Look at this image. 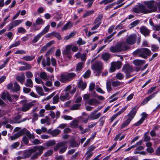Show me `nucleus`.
Here are the masks:
<instances>
[{"label": "nucleus", "mask_w": 160, "mask_h": 160, "mask_svg": "<svg viewBox=\"0 0 160 160\" xmlns=\"http://www.w3.org/2000/svg\"><path fill=\"white\" fill-rule=\"evenodd\" d=\"M151 53V51L146 48L138 49L133 52L135 56H138L144 58H146L147 56L150 55Z\"/></svg>", "instance_id": "nucleus-1"}, {"label": "nucleus", "mask_w": 160, "mask_h": 160, "mask_svg": "<svg viewBox=\"0 0 160 160\" xmlns=\"http://www.w3.org/2000/svg\"><path fill=\"white\" fill-rule=\"evenodd\" d=\"M155 2L154 0L145 1L143 2V3L148 8V9L146 8L147 13L154 12L157 10V7L154 5Z\"/></svg>", "instance_id": "nucleus-2"}, {"label": "nucleus", "mask_w": 160, "mask_h": 160, "mask_svg": "<svg viewBox=\"0 0 160 160\" xmlns=\"http://www.w3.org/2000/svg\"><path fill=\"white\" fill-rule=\"evenodd\" d=\"M76 74L73 72L61 74L60 81L62 82H68L75 77Z\"/></svg>", "instance_id": "nucleus-3"}, {"label": "nucleus", "mask_w": 160, "mask_h": 160, "mask_svg": "<svg viewBox=\"0 0 160 160\" xmlns=\"http://www.w3.org/2000/svg\"><path fill=\"white\" fill-rule=\"evenodd\" d=\"M132 11L136 13L147 14L146 8L143 5L139 3L132 9Z\"/></svg>", "instance_id": "nucleus-4"}, {"label": "nucleus", "mask_w": 160, "mask_h": 160, "mask_svg": "<svg viewBox=\"0 0 160 160\" xmlns=\"http://www.w3.org/2000/svg\"><path fill=\"white\" fill-rule=\"evenodd\" d=\"M101 109V108H98L94 111L92 112L89 115L86 119L83 121L84 123H87L88 120L90 119L94 120L98 118L101 115V113L99 112L96 114V113Z\"/></svg>", "instance_id": "nucleus-5"}, {"label": "nucleus", "mask_w": 160, "mask_h": 160, "mask_svg": "<svg viewBox=\"0 0 160 160\" xmlns=\"http://www.w3.org/2000/svg\"><path fill=\"white\" fill-rule=\"evenodd\" d=\"M72 46V44L67 45L65 47V49L62 52V54L66 56V57L69 59H71L72 57L71 49Z\"/></svg>", "instance_id": "nucleus-6"}, {"label": "nucleus", "mask_w": 160, "mask_h": 160, "mask_svg": "<svg viewBox=\"0 0 160 160\" xmlns=\"http://www.w3.org/2000/svg\"><path fill=\"white\" fill-rule=\"evenodd\" d=\"M121 67V62L120 61L112 62L111 67L110 69V72H114L116 68L119 69Z\"/></svg>", "instance_id": "nucleus-7"}, {"label": "nucleus", "mask_w": 160, "mask_h": 160, "mask_svg": "<svg viewBox=\"0 0 160 160\" xmlns=\"http://www.w3.org/2000/svg\"><path fill=\"white\" fill-rule=\"evenodd\" d=\"M136 35L134 34L129 35L126 39V43L128 45H133L136 42Z\"/></svg>", "instance_id": "nucleus-8"}, {"label": "nucleus", "mask_w": 160, "mask_h": 160, "mask_svg": "<svg viewBox=\"0 0 160 160\" xmlns=\"http://www.w3.org/2000/svg\"><path fill=\"white\" fill-rule=\"evenodd\" d=\"M46 148L42 146H35L33 148L30 149V151L34 152L38 151V152H37L38 154V155H40L42 152L43 150L45 149Z\"/></svg>", "instance_id": "nucleus-9"}, {"label": "nucleus", "mask_w": 160, "mask_h": 160, "mask_svg": "<svg viewBox=\"0 0 160 160\" xmlns=\"http://www.w3.org/2000/svg\"><path fill=\"white\" fill-rule=\"evenodd\" d=\"M102 62L99 61L97 62L92 65V68L94 70L99 72L102 69Z\"/></svg>", "instance_id": "nucleus-10"}, {"label": "nucleus", "mask_w": 160, "mask_h": 160, "mask_svg": "<svg viewBox=\"0 0 160 160\" xmlns=\"http://www.w3.org/2000/svg\"><path fill=\"white\" fill-rule=\"evenodd\" d=\"M22 22V20H17L12 22L9 25L8 30H10L14 27L18 25Z\"/></svg>", "instance_id": "nucleus-11"}, {"label": "nucleus", "mask_w": 160, "mask_h": 160, "mask_svg": "<svg viewBox=\"0 0 160 160\" xmlns=\"http://www.w3.org/2000/svg\"><path fill=\"white\" fill-rule=\"evenodd\" d=\"M120 52L127 50L129 48V46L124 42L118 43Z\"/></svg>", "instance_id": "nucleus-12"}, {"label": "nucleus", "mask_w": 160, "mask_h": 160, "mask_svg": "<svg viewBox=\"0 0 160 160\" xmlns=\"http://www.w3.org/2000/svg\"><path fill=\"white\" fill-rule=\"evenodd\" d=\"M32 102L24 103L21 108V110L23 112H26L29 110L31 107L34 106Z\"/></svg>", "instance_id": "nucleus-13"}, {"label": "nucleus", "mask_w": 160, "mask_h": 160, "mask_svg": "<svg viewBox=\"0 0 160 160\" xmlns=\"http://www.w3.org/2000/svg\"><path fill=\"white\" fill-rule=\"evenodd\" d=\"M140 30L141 33L145 36H148L149 35L150 31L146 27L144 26L141 27L140 28Z\"/></svg>", "instance_id": "nucleus-14"}, {"label": "nucleus", "mask_w": 160, "mask_h": 160, "mask_svg": "<svg viewBox=\"0 0 160 160\" xmlns=\"http://www.w3.org/2000/svg\"><path fill=\"white\" fill-rule=\"evenodd\" d=\"M70 98L69 93L67 92H65L61 94L60 96V99L61 101H64L70 99Z\"/></svg>", "instance_id": "nucleus-15"}, {"label": "nucleus", "mask_w": 160, "mask_h": 160, "mask_svg": "<svg viewBox=\"0 0 160 160\" xmlns=\"http://www.w3.org/2000/svg\"><path fill=\"white\" fill-rule=\"evenodd\" d=\"M24 130H24V129H22L19 132L15 133L13 135L11 136L10 137V138L11 140H15L18 138L19 137L23 135L24 134Z\"/></svg>", "instance_id": "nucleus-16"}, {"label": "nucleus", "mask_w": 160, "mask_h": 160, "mask_svg": "<svg viewBox=\"0 0 160 160\" xmlns=\"http://www.w3.org/2000/svg\"><path fill=\"white\" fill-rule=\"evenodd\" d=\"M136 108V107L132 108L130 112L128 114V119L130 120V121L133 118L136 113V111L135 110Z\"/></svg>", "instance_id": "nucleus-17"}, {"label": "nucleus", "mask_w": 160, "mask_h": 160, "mask_svg": "<svg viewBox=\"0 0 160 160\" xmlns=\"http://www.w3.org/2000/svg\"><path fill=\"white\" fill-rule=\"evenodd\" d=\"M136 108V107L132 108L130 112L128 114V119L130 120V121L133 118L136 113V111L135 110Z\"/></svg>", "instance_id": "nucleus-18"}, {"label": "nucleus", "mask_w": 160, "mask_h": 160, "mask_svg": "<svg viewBox=\"0 0 160 160\" xmlns=\"http://www.w3.org/2000/svg\"><path fill=\"white\" fill-rule=\"evenodd\" d=\"M73 26V23L71 21H68L63 26L62 29V31H63L68 30L71 28Z\"/></svg>", "instance_id": "nucleus-19"}, {"label": "nucleus", "mask_w": 160, "mask_h": 160, "mask_svg": "<svg viewBox=\"0 0 160 160\" xmlns=\"http://www.w3.org/2000/svg\"><path fill=\"white\" fill-rule=\"evenodd\" d=\"M157 92H155L149 96L146 97L142 102L141 103V104L144 105L146 104L149 101L154 97L155 95L157 94Z\"/></svg>", "instance_id": "nucleus-20"}, {"label": "nucleus", "mask_w": 160, "mask_h": 160, "mask_svg": "<svg viewBox=\"0 0 160 160\" xmlns=\"http://www.w3.org/2000/svg\"><path fill=\"white\" fill-rule=\"evenodd\" d=\"M127 108V106H125L119 112H118V113H117L116 114H114L113 116L111 119V121L112 122V121H113L121 113H123L125 110Z\"/></svg>", "instance_id": "nucleus-21"}, {"label": "nucleus", "mask_w": 160, "mask_h": 160, "mask_svg": "<svg viewBox=\"0 0 160 160\" xmlns=\"http://www.w3.org/2000/svg\"><path fill=\"white\" fill-rule=\"evenodd\" d=\"M67 143V142L63 141L58 143L54 148V151H57L60 148L64 146Z\"/></svg>", "instance_id": "nucleus-22"}, {"label": "nucleus", "mask_w": 160, "mask_h": 160, "mask_svg": "<svg viewBox=\"0 0 160 160\" xmlns=\"http://www.w3.org/2000/svg\"><path fill=\"white\" fill-rule=\"evenodd\" d=\"M70 146L72 148L78 147L79 146V143L76 142L74 139H70L69 141Z\"/></svg>", "instance_id": "nucleus-23"}, {"label": "nucleus", "mask_w": 160, "mask_h": 160, "mask_svg": "<svg viewBox=\"0 0 160 160\" xmlns=\"http://www.w3.org/2000/svg\"><path fill=\"white\" fill-rule=\"evenodd\" d=\"M110 51L113 53L120 52L118 43L115 46L111 47L110 48Z\"/></svg>", "instance_id": "nucleus-24"}, {"label": "nucleus", "mask_w": 160, "mask_h": 160, "mask_svg": "<svg viewBox=\"0 0 160 160\" xmlns=\"http://www.w3.org/2000/svg\"><path fill=\"white\" fill-rule=\"evenodd\" d=\"M60 130L58 129H54L52 131H51V130H49L48 132V133H50L53 136L55 137L60 132Z\"/></svg>", "instance_id": "nucleus-25"}, {"label": "nucleus", "mask_w": 160, "mask_h": 160, "mask_svg": "<svg viewBox=\"0 0 160 160\" xmlns=\"http://www.w3.org/2000/svg\"><path fill=\"white\" fill-rule=\"evenodd\" d=\"M1 98L3 100L7 98L10 102L12 101V99L10 96L9 94L7 92H4L2 93L1 95Z\"/></svg>", "instance_id": "nucleus-26"}, {"label": "nucleus", "mask_w": 160, "mask_h": 160, "mask_svg": "<svg viewBox=\"0 0 160 160\" xmlns=\"http://www.w3.org/2000/svg\"><path fill=\"white\" fill-rule=\"evenodd\" d=\"M102 14H100L96 18L94 22V24H98L100 25L101 23V20L102 18Z\"/></svg>", "instance_id": "nucleus-27"}, {"label": "nucleus", "mask_w": 160, "mask_h": 160, "mask_svg": "<svg viewBox=\"0 0 160 160\" xmlns=\"http://www.w3.org/2000/svg\"><path fill=\"white\" fill-rule=\"evenodd\" d=\"M22 129H24V130H25L24 132V134H26V136L29 139H33L34 138L35 136L33 134L30 133V132L25 128H23Z\"/></svg>", "instance_id": "nucleus-28"}, {"label": "nucleus", "mask_w": 160, "mask_h": 160, "mask_svg": "<svg viewBox=\"0 0 160 160\" xmlns=\"http://www.w3.org/2000/svg\"><path fill=\"white\" fill-rule=\"evenodd\" d=\"M88 103L90 105L96 106L99 104V102L96 99H91L88 101Z\"/></svg>", "instance_id": "nucleus-29"}, {"label": "nucleus", "mask_w": 160, "mask_h": 160, "mask_svg": "<svg viewBox=\"0 0 160 160\" xmlns=\"http://www.w3.org/2000/svg\"><path fill=\"white\" fill-rule=\"evenodd\" d=\"M133 64L137 66H140L145 63V61L141 60H135L133 61Z\"/></svg>", "instance_id": "nucleus-30"}, {"label": "nucleus", "mask_w": 160, "mask_h": 160, "mask_svg": "<svg viewBox=\"0 0 160 160\" xmlns=\"http://www.w3.org/2000/svg\"><path fill=\"white\" fill-rule=\"evenodd\" d=\"M36 90L40 96L44 95V93L43 92V89L42 87H35Z\"/></svg>", "instance_id": "nucleus-31"}, {"label": "nucleus", "mask_w": 160, "mask_h": 160, "mask_svg": "<svg viewBox=\"0 0 160 160\" xmlns=\"http://www.w3.org/2000/svg\"><path fill=\"white\" fill-rule=\"evenodd\" d=\"M110 57V54L107 53H104L102 55V58L105 61L108 60Z\"/></svg>", "instance_id": "nucleus-32"}, {"label": "nucleus", "mask_w": 160, "mask_h": 160, "mask_svg": "<svg viewBox=\"0 0 160 160\" xmlns=\"http://www.w3.org/2000/svg\"><path fill=\"white\" fill-rule=\"evenodd\" d=\"M39 77L41 79L47 80L48 79L47 74L44 72H42L39 74Z\"/></svg>", "instance_id": "nucleus-33"}, {"label": "nucleus", "mask_w": 160, "mask_h": 160, "mask_svg": "<svg viewBox=\"0 0 160 160\" xmlns=\"http://www.w3.org/2000/svg\"><path fill=\"white\" fill-rule=\"evenodd\" d=\"M94 12V11L93 10H90L89 11H87L86 12L83 14V18H86L91 15L93 14Z\"/></svg>", "instance_id": "nucleus-34"}, {"label": "nucleus", "mask_w": 160, "mask_h": 160, "mask_svg": "<svg viewBox=\"0 0 160 160\" xmlns=\"http://www.w3.org/2000/svg\"><path fill=\"white\" fill-rule=\"evenodd\" d=\"M44 23V21L41 18H37L35 21V24L34 23L33 25L35 26L36 25L43 24Z\"/></svg>", "instance_id": "nucleus-35"}, {"label": "nucleus", "mask_w": 160, "mask_h": 160, "mask_svg": "<svg viewBox=\"0 0 160 160\" xmlns=\"http://www.w3.org/2000/svg\"><path fill=\"white\" fill-rule=\"evenodd\" d=\"M56 143L55 140H52L47 141L45 144L48 147H51L54 145Z\"/></svg>", "instance_id": "nucleus-36"}, {"label": "nucleus", "mask_w": 160, "mask_h": 160, "mask_svg": "<svg viewBox=\"0 0 160 160\" xmlns=\"http://www.w3.org/2000/svg\"><path fill=\"white\" fill-rule=\"evenodd\" d=\"M79 87L82 90L85 89L86 87L87 84L85 82H83L82 81L80 80L78 82Z\"/></svg>", "instance_id": "nucleus-37"}, {"label": "nucleus", "mask_w": 160, "mask_h": 160, "mask_svg": "<svg viewBox=\"0 0 160 160\" xmlns=\"http://www.w3.org/2000/svg\"><path fill=\"white\" fill-rule=\"evenodd\" d=\"M42 36V35L39 33L36 36L34 37L32 42L33 43H36L40 38Z\"/></svg>", "instance_id": "nucleus-38"}, {"label": "nucleus", "mask_w": 160, "mask_h": 160, "mask_svg": "<svg viewBox=\"0 0 160 160\" xmlns=\"http://www.w3.org/2000/svg\"><path fill=\"white\" fill-rule=\"evenodd\" d=\"M31 153H32V152H30V149L28 150L22 152V154L23 155V158H24L29 157Z\"/></svg>", "instance_id": "nucleus-39"}, {"label": "nucleus", "mask_w": 160, "mask_h": 160, "mask_svg": "<svg viewBox=\"0 0 160 160\" xmlns=\"http://www.w3.org/2000/svg\"><path fill=\"white\" fill-rule=\"evenodd\" d=\"M50 27V25H47L46 27H45L43 29L40 33L42 35V36L46 34L48 32V31L49 30Z\"/></svg>", "instance_id": "nucleus-40"}, {"label": "nucleus", "mask_w": 160, "mask_h": 160, "mask_svg": "<svg viewBox=\"0 0 160 160\" xmlns=\"http://www.w3.org/2000/svg\"><path fill=\"white\" fill-rule=\"evenodd\" d=\"M25 77L23 74L22 76H18L16 77V79L20 82L21 83L23 82L25 80Z\"/></svg>", "instance_id": "nucleus-41"}, {"label": "nucleus", "mask_w": 160, "mask_h": 160, "mask_svg": "<svg viewBox=\"0 0 160 160\" xmlns=\"http://www.w3.org/2000/svg\"><path fill=\"white\" fill-rule=\"evenodd\" d=\"M26 86L30 87H32L33 86L32 82L31 79H28L27 80L26 82L25 83Z\"/></svg>", "instance_id": "nucleus-42"}, {"label": "nucleus", "mask_w": 160, "mask_h": 160, "mask_svg": "<svg viewBox=\"0 0 160 160\" xmlns=\"http://www.w3.org/2000/svg\"><path fill=\"white\" fill-rule=\"evenodd\" d=\"M34 56H25L22 58V59L26 61H31L34 58Z\"/></svg>", "instance_id": "nucleus-43"}, {"label": "nucleus", "mask_w": 160, "mask_h": 160, "mask_svg": "<svg viewBox=\"0 0 160 160\" xmlns=\"http://www.w3.org/2000/svg\"><path fill=\"white\" fill-rule=\"evenodd\" d=\"M78 121L76 120H74L72 121L70 124L71 127L74 128H76L77 127V126L78 125Z\"/></svg>", "instance_id": "nucleus-44"}, {"label": "nucleus", "mask_w": 160, "mask_h": 160, "mask_svg": "<svg viewBox=\"0 0 160 160\" xmlns=\"http://www.w3.org/2000/svg\"><path fill=\"white\" fill-rule=\"evenodd\" d=\"M130 120L127 119L121 125V128H123L127 126L130 122Z\"/></svg>", "instance_id": "nucleus-45"}, {"label": "nucleus", "mask_w": 160, "mask_h": 160, "mask_svg": "<svg viewBox=\"0 0 160 160\" xmlns=\"http://www.w3.org/2000/svg\"><path fill=\"white\" fill-rule=\"evenodd\" d=\"M45 108L47 110H52L55 109L56 107L54 106H51L49 104H48L45 105Z\"/></svg>", "instance_id": "nucleus-46"}, {"label": "nucleus", "mask_w": 160, "mask_h": 160, "mask_svg": "<svg viewBox=\"0 0 160 160\" xmlns=\"http://www.w3.org/2000/svg\"><path fill=\"white\" fill-rule=\"evenodd\" d=\"M106 88L108 92H109L112 91V89L111 86V83L109 81H107L106 83Z\"/></svg>", "instance_id": "nucleus-47"}, {"label": "nucleus", "mask_w": 160, "mask_h": 160, "mask_svg": "<svg viewBox=\"0 0 160 160\" xmlns=\"http://www.w3.org/2000/svg\"><path fill=\"white\" fill-rule=\"evenodd\" d=\"M20 89V86L16 82L14 83V87L13 88V91L14 92H17Z\"/></svg>", "instance_id": "nucleus-48"}, {"label": "nucleus", "mask_w": 160, "mask_h": 160, "mask_svg": "<svg viewBox=\"0 0 160 160\" xmlns=\"http://www.w3.org/2000/svg\"><path fill=\"white\" fill-rule=\"evenodd\" d=\"M84 63L82 62H79L77 65L76 70L77 71L80 70L83 67Z\"/></svg>", "instance_id": "nucleus-49"}, {"label": "nucleus", "mask_w": 160, "mask_h": 160, "mask_svg": "<svg viewBox=\"0 0 160 160\" xmlns=\"http://www.w3.org/2000/svg\"><path fill=\"white\" fill-rule=\"evenodd\" d=\"M51 35L53 36L59 40L61 39V36L59 33L55 32H53L51 33Z\"/></svg>", "instance_id": "nucleus-50"}, {"label": "nucleus", "mask_w": 160, "mask_h": 160, "mask_svg": "<svg viewBox=\"0 0 160 160\" xmlns=\"http://www.w3.org/2000/svg\"><path fill=\"white\" fill-rule=\"evenodd\" d=\"M59 96L58 94L55 95L53 98L52 103L53 104H56L59 101Z\"/></svg>", "instance_id": "nucleus-51"}, {"label": "nucleus", "mask_w": 160, "mask_h": 160, "mask_svg": "<svg viewBox=\"0 0 160 160\" xmlns=\"http://www.w3.org/2000/svg\"><path fill=\"white\" fill-rule=\"evenodd\" d=\"M121 84V82L118 81H114L112 82V85L113 87H117Z\"/></svg>", "instance_id": "nucleus-52"}, {"label": "nucleus", "mask_w": 160, "mask_h": 160, "mask_svg": "<svg viewBox=\"0 0 160 160\" xmlns=\"http://www.w3.org/2000/svg\"><path fill=\"white\" fill-rule=\"evenodd\" d=\"M81 106L80 104H74L71 108L72 110H75L78 109Z\"/></svg>", "instance_id": "nucleus-53"}, {"label": "nucleus", "mask_w": 160, "mask_h": 160, "mask_svg": "<svg viewBox=\"0 0 160 160\" xmlns=\"http://www.w3.org/2000/svg\"><path fill=\"white\" fill-rule=\"evenodd\" d=\"M95 0H84V2L85 3H88V7L90 8L92 6L93 2Z\"/></svg>", "instance_id": "nucleus-54"}, {"label": "nucleus", "mask_w": 160, "mask_h": 160, "mask_svg": "<svg viewBox=\"0 0 160 160\" xmlns=\"http://www.w3.org/2000/svg\"><path fill=\"white\" fill-rule=\"evenodd\" d=\"M26 32V30L22 27H19L18 29V33H24Z\"/></svg>", "instance_id": "nucleus-55"}, {"label": "nucleus", "mask_w": 160, "mask_h": 160, "mask_svg": "<svg viewBox=\"0 0 160 160\" xmlns=\"http://www.w3.org/2000/svg\"><path fill=\"white\" fill-rule=\"evenodd\" d=\"M86 42L82 40L81 38H79L77 41V43L79 45H84L86 43Z\"/></svg>", "instance_id": "nucleus-56"}, {"label": "nucleus", "mask_w": 160, "mask_h": 160, "mask_svg": "<svg viewBox=\"0 0 160 160\" xmlns=\"http://www.w3.org/2000/svg\"><path fill=\"white\" fill-rule=\"evenodd\" d=\"M151 50L152 51L156 52L158 50L159 47L157 45H152L151 46Z\"/></svg>", "instance_id": "nucleus-57"}, {"label": "nucleus", "mask_w": 160, "mask_h": 160, "mask_svg": "<svg viewBox=\"0 0 160 160\" xmlns=\"http://www.w3.org/2000/svg\"><path fill=\"white\" fill-rule=\"evenodd\" d=\"M140 22L139 20H137L136 21H134L131 23H130V25L131 26V28H133L137 25H138Z\"/></svg>", "instance_id": "nucleus-58"}, {"label": "nucleus", "mask_w": 160, "mask_h": 160, "mask_svg": "<svg viewBox=\"0 0 160 160\" xmlns=\"http://www.w3.org/2000/svg\"><path fill=\"white\" fill-rule=\"evenodd\" d=\"M148 132H146L144 134V141L147 142L150 140V138L149 136L148 135Z\"/></svg>", "instance_id": "nucleus-59"}, {"label": "nucleus", "mask_w": 160, "mask_h": 160, "mask_svg": "<svg viewBox=\"0 0 160 160\" xmlns=\"http://www.w3.org/2000/svg\"><path fill=\"white\" fill-rule=\"evenodd\" d=\"M85 154L87 155L85 159V160H89V158L93 155V153L87 151V152Z\"/></svg>", "instance_id": "nucleus-60"}, {"label": "nucleus", "mask_w": 160, "mask_h": 160, "mask_svg": "<svg viewBox=\"0 0 160 160\" xmlns=\"http://www.w3.org/2000/svg\"><path fill=\"white\" fill-rule=\"evenodd\" d=\"M19 145V143L18 142H15L11 145L10 146L12 149L18 147Z\"/></svg>", "instance_id": "nucleus-61"}, {"label": "nucleus", "mask_w": 160, "mask_h": 160, "mask_svg": "<svg viewBox=\"0 0 160 160\" xmlns=\"http://www.w3.org/2000/svg\"><path fill=\"white\" fill-rule=\"evenodd\" d=\"M35 80L37 83L39 84L43 85L44 82L41 79L38 78H35Z\"/></svg>", "instance_id": "nucleus-62"}, {"label": "nucleus", "mask_w": 160, "mask_h": 160, "mask_svg": "<svg viewBox=\"0 0 160 160\" xmlns=\"http://www.w3.org/2000/svg\"><path fill=\"white\" fill-rule=\"evenodd\" d=\"M55 49V47H52L50 48L47 52L46 54H45L46 56H48L51 54L52 53L53 51Z\"/></svg>", "instance_id": "nucleus-63"}, {"label": "nucleus", "mask_w": 160, "mask_h": 160, "mask_svg": "<svg viewBox=\"0 0 160 160\" xmlns=\"http://www.w3.org/2000/svg\"><path fill=\"white\" fill-rule=\"evenodd\" d=\"M152 29L156 31H159L160 30V24H157L153 26Z\"/></svg>", "instance_id": "nucleus-64"}]
</instances>
